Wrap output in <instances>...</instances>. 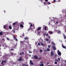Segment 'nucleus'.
Masks as SVG:
<instances>
[{
    "label": "nucleus",
    "mask_w": 66,
    "mask_h": 66,
    "mask_svg": "<svg viewBox=\"0 0 66 66\" xmlns=\"http://www.w3.org/2000/svg\"><path fill=\"white\" fill-rule=\"evenodd\" d=\"M48 4H51V3L50 2H49L48 3Z\"/></svg>",
    "instance_id": "a19ab883"
},
{
    "label": "nucleus",
    "mask_w": 66,
    "mask_h": 66,
    "mask_svg": "<svg viewBox=\"0 0 66 66\" xmlns=\"http://www.w3.org/2000/svg\"><path fill=\"white\" fill-rule=\"evenodd\" d=\"M52 48H53V49L55 50H56V48H55V46H53L52 47Z\"/></svg>",
    "instance_id": "423d86ee"
},
{
    "label": "nucleus",
    "mask_w": 66,
    "mask_h": 66,
    "mask_svg": "<svg viewBox=\"0 0 66 66\" xmlns=\"http://www.w3.org/2000/svg\"><path fill=\"white\" fill-rule=\"evenodd\" d=\"M49 33L50 34H52V33H53V32H52V31H51V32H49Z\"/></svg>",
    "instance_id": "412c9836"
},
{
    "label": "nucleus",
    "mask_w": 66,
    "mask_h": 66,
    "mask_svg": "<svg viewBox=\"0 0 66 66\" xmlns=\"http://www.w3.org/2000/svg\"><path fill=\"white\" fill-rule=\"evenodd\" d=\"M40 66H44V65L43 64H40Z\"/></svg>",
    "instance_id": "f8f14e48"
},
{
    "label": "nucleus",
    "mask_w": 66,
    "mask_h": 66,
    "mask_svg": "<svg viewBox=\"0 0 66 66\" xmlns=\"http://www.w3.org/2000/svg\"><path fill=\"white\" fill-rule=\"evenodd\" d=\"M50 38V36H49L48 37V38Z\"/></svg>",
    "instance_id": "603ef678"
},
{
    "label": "nucleus",
    "mask_w": 66,
    "mask_h": 66,
    "mask_svg": "<svg viewBox=\"0 0 66 66\" xmlns=\"http://www.w3.org/2000/svg\"><path fill=\"white\" fill-rule=\"evenodd\" d=\"M40 1H41V2H43V1L42 0H40Z\"/></svg>",
    "instance_id": "3c124183"
},
{
    "label": "nucleus",
    "mask_w": 66,
    "mask_h": 66,
    "mask_svg": "<svg viewBox=\"0 0 66 66\" xmlns=\"http://www.w3.org/2000/svg\"><path fill=\"white\" fill-rule=\"evenodd\" d=\"M46 29H47V27H45L44 28V30H45L46 31Z\"/></svg>",
    "instance_id": "b1692460"
},
{
    "label": "nucleus",
    "mask_w": 66,
    "mask_h": 66,
    "mask_svg": "<svg viewBox=\"0 0 66 66\" xmlns=\"http://www.w3.org/2000/svg\"><path fill=\"white\" fill-rule=\"evenodd\" d=\"M2 34H3V33L2 32H0V35H2Z\"/></svg>",
    "instance_id": "2eb2a0df"
},
{
    "label": "nucleus",
    "mask_w": 66,
    "mask_h": 66,
    "mask_svg": "<svg viewBox=\"0 0 66 66\" xmlns=\"http://www.w3.org/2000/svg\"><path fill=\"white\" fill-rule=\"evenodd\" d=\"M3 63H6V60H4L3 61Z\"/></svg>",
    "instance_id": "aec40b11"
},
{
    "label": "nucleus",
    "mask_w": 66,
    "mask_h": 66,
    "mask_svg": "<svg viewBox=\"0 0 66 66\" xmlns=\"http://www.w3.org/2000/svg\"><path fill=\"white\" fill-rule=\"evenodd\" d=\"M3 28L4 29H5L6 28V26H4L3 27Z\"/></svg>",
    "instance_id": "72a5a7b5"
},
{
    "label": "nucleus",
    "mask_w": 66,
    "mask_h": 66,
    "mask_svg": "<svg viewBox=\"0 0 66 66\" xmlns=\"http://www.w3.org/2000/svg\"><path fill=\"white\" fill-rule=\"evenodd\" d=\"M41 30V27H39L38 28V31H39V30Z\"/></svg>",
    "instance_id": "0eeeda50"
},
{
    "label": "nucleus",
    "mask_w": 66,
    "mask_h": 66,
    "mask_svg": "<svg viewBox=\"0 0 66 66\" xmlns=\"http://www.w3.org/2000/svg\"><path fill=\"white\" fill-rule=\"evenodd\" d=\"M34 57L35 59H38V57L36 56V55L34 56Z\"/></svg>",
    "instance_id": "20e7f679"
},
{
    "label": "nucleus",
    "mask_w": 66,
    "mask_h": 66,
    "mask_svg": "<svg viewBox=\"0 0 66 66\" xmlns=\"http://www.w3.org/2000/svg\"><path fill=\"white\" fill-rule=\"evenodd\" d=\"M57 56V55H56V54L55 55H54L55 57H56Z\"/></svg>",
    "instance_id": "c756f323"
},
{
    "label": "nucleus",
    "mask_w": 66,
    "mask_h": 66,
    "mask_svg": "<svg viewBox=\"0 0 66 66\" xmlns=\"http://www.w3.org/2000/svg\"><path fill=\"white\" fill-rule=\"evenodd\" d=\"M13 25H15V24H16V23H13Z\"/></svg>",
    "instance_id": "e433bc0d"
},
{
    "label": "nucleus",
    "mask_w": 66,
    "mask_h": 66,
    "mask_svg": "<svg viewBox=\"0 0 66 66\" xmlns=\"http://www.w3.org/2000/svg\"><path fill=\"white\" fill-rule=\"evenodd\" d=\"M59 23L58 22V21H57L56 22V23H57V24H58Z\"/></svg>",
    "instance_id": "8fccbe9b"
},
{
    "label": "nucleus",
    "mask_w": 66,
    "mask_h": 66,
    "mask_svg": "<svg viewBox=\"0 0 66 66\" xmlns=\"http://www.w3.org/2000/svg\"><path fill=\"white\" fill-rule=\"evenodd\" d=\"M23 60L22 59V57H20V58L18 59V61L19 62H21Z\"/></svg>",
    "instance_id": "f03ea898"
},
{
    "label": "nucleus",
    "mask_w": 66,
    "mask_h": 66,
    "mask_svg": "<svg viewBox=\"0 0 66 66\" xmlns=\"http://www.w3.org/2000/svg\"><path fill=\"white\" fill-rule=\"evenodd\" d=\"M13 49H14V48H15V47H13Z\"/></svg>",
    "instance_id": "680f3d73"
},
{
    "label": "nucleus",
    "mask_w": 66,
    "mask_h": 66,
    "mask_svg": "<svg viewBox=\"0 0 66 66\" xmlns=\"http://www.w3.org/2000/svg\"><path fill=\"white\" fill-rule=\"evenodd\" d=\"M14 40H15L16 38V37L15 36H14Z\"/></svg>",
    "instance_id": "dca6fc26"
},
{
    "label": "nucleus",
    "mask_w": 66,
    "mask_h": 66,
    "mask_svg": "<svg viewBox=\"0 0 66 66\" xmlns=\"http://www.w3.org/2000/svg\"><path fill=\"white\" fill-rule=\"evenodd\" d=\"M64 39H66V36L65 35H64Z\"/></svg>",
    "instance_id": "6ab92c4d"
},
{
    "label": "nucleus",
    "mask_w": 66,
    "mask_h": 66,
    "mask_svg": "<svg viewBox=\"0 0 66 66\" xmlns=\"http://www.w3.org/2000/svg\"><path fill=\"white\" fill-rule=\"evenodd\" d=\"M2 40H4V39H2Z\"/></svg>",
    "instance_id": "0e129e2a"
},
{
    "label": "nucleus",
    "mask_w": 66,
    "mask_h": 66,
    "mask_svg": "<svg viewBox=\"0 0 66 66\" xmlns=\"http://www.w3.org/2000/svg\"><path fill=\"white\" fill-rule=\"evenodd\" d=\"M37 33L38 34H40V32H38Z\"/></svg>",
    "instance_id": "49530a36"
},
{
    "label": "nucleus",
    "mask_w": 66,
    "mask_h": 66,
    "mask_svg": "<svg viewBox=\"0 0 66 66\" xmlns=\"http://www.w3.org/2000/svg\"><path fill=\"white\" fill-rule=\"evenodd\" d=\"M9 29H10V30H11V29H12V26H9Z\"/></svg>",
    "instance_id": "6e6552de"
},
{
    "label": "nucleus",
    "mask_w": 66,
    "mask_h": 66,
    "mask_svg": "<svg viewBox=\"0 0 66 66\" xmlns=\"http://www.w3.org/2000/svg\"><path fill=\"white\" fill-rule=\"evenodd\" d=\"M46 33H45L44 34V35H46Z\"/></svg>",
    "instance_id": "09e8293b"
},
{
    "label": "nucleus",
    "mask_w": 66,
    "mask_h": 66,
    "mask_svg": "<svg viewBox=\"0 0 66 66\" xmlns=\"http://www.w3.org/2000/svg\"><path fill=\"white\" fill-rule=\"evenodd\" d=\"M52 44L53 45H55V43H53Z\"/></svg>",
    "instance_id": "37998d69"
},
{
    "label": "nucleus",
    "mask_w": 66,
    "mask_h": 66,
    "mask_svg": "<svg viewBox=\"0 0 66 66\" xmlns=\"http://www.w3.org/2000/svg\"><path fill=\"white\" fill-rule=\"evenodd\" d=\"M26 37V38H29L28 37Z\"/></svg>",
    "instance_id": "e2e57ef3"
},
{
    "label": "nucleus",
    "mask_w": 66,
    "mask_h": 66,
    "mask_svg": "<svg viewBox=\"0 0 66 66\" xmlns=\"http://www.w3.org/2000/svg\"><path fill=\"white\" fill-rule=\"evenodd\" d=\"M11 50H12V51H13L14 50V49H13L12 48H11Z\"/></svg>",
    "instance_id": "de8ad7c7"
},
{
    "label": "nucleus",
    "mask_w": 66,
    "mask_h": 66,
    "mask_svg": "<svg viewBox=\"0 0 66 66\" xmlns=\"http://www.w3.org/2000/svg\"><path fill=\"white\" fill-rule=\"evenodd\" d=\"M58 32H59V33L60 34V33H61V31H58Z\"/></svg>",
    "instance_id": "f704fd0d"
},
{
    "label": "nucleus",
    "mask_w": 66,
    "mask_h": 66,
    "mask_svg": "<svg viewBox=\"0 0 66 66\" xmlns=\"http://www.w3.org/2000/svg\"><path fill=\"white\" fill-rule=\"evenodd\" d=\"M55 64H57V63L56 62H54Z\"/></svg>",
    "instance_id": "5701e85b"
},
{
    "label": "nucleus",
    "mask_w": 66,
    "mask_h": 66,
    "mask_svg": "<svg viewBox=\"0 0 66 66\" xmlns=\"http://www.w3.org/2000/svg\"><path fill=\"white\" fill-rule=\"evenodd\" d=\"M22 54H24V53H23V52H22Z\"/></svg>",
    "instance_id": "4d7b16f0"
},
{
    "label": "nucleus",
    "mask_w": 66,
    "mask_h": 66,
    "mask_svg": "<svg viewBox=\"0 0 66 66\" xmlns=\"http://www.w3.org/2000/svg\"><path fill=\"white\" fill-rule=\"evenodd\" d=\"M7 40H10V39H9L8 38H7Z\"/></svg>",
    "instance_id": "c9c22d12"
},
{
    "label": "nucleus",
    "mask_w": 66,
    "mask_h": 66,
    "mask_svg": "<svg viewBox=\"0 0 66 66\" xmlns=\"http://www.w3.org/2000/svg\"><path fill=\"white\" fill-rule=\"evenodd\" d=\"M26 66H28V65H26Z\"/></svg>",
    "instance_id": "338daca9"
},
{
    "label": "nucleus",
    "mask_w": 66,
    "mask_h": 66,
    "mask_svg": "<svg viewBox=\"0 0 66 66\" xmlns=\"http://www.w3.org/2000/svg\"><path fill=\"white\" fill-rule=\"evenodd\" d=\"M45 51H46V52H47V50H44Z\"/></svg>",
    "instance_id": "a18cd8bd"
},
{
    "label": "nucleus",
    "mask_w": 66,
    "mask_h": 66,
    "mask_svg": "<svg viewBox=\"0 0 66 66\" xmlns=\"http://www.w3.org/2000/svg\"><path fill=\"white\" fill-rule=\"evenodd\" d=\"M48 48H50V45H48Z\"/></svg>",
    "instance_id": "58836bf2"
},
{
    "label": "nucleus",
    "mask_w": 66,
    "mask_h": 66,
    "mask_svg": "<svg viewBox=\"0 0 66 66\" xmlns=\"http://www.w3.org/2000/svg\"><path fill=\"white\" fill-rule=\"evenodd\" d=\"M48 66H51L50 65H49Z\"/></svg>",
    "instance_id": "774afa93"
},
{
    "label": "nucleus",
    "mask_w": 66,
    "mask_h": 66,
    "mask_svg": "<svg viewBox=\"0 0 66 66\" xmlns=\"http://www.w3.org/2000/svg\"><path fill=\"white\" fill-rule=\"evenodd\" d=\"M41 45L43 46H44V44L42 43H41Z\"/></svg>",
    "instance_id": "4468645a"
},
{
    "label": "nucleus",
    "mask_w": 66,
    "mask_h": 66,
    "mask_svg": "<svg viewBox=\"0 0 66 66\" xmlns=\"http://www.w3.org/2000/svg\"><path fill=\"white\" fill-rule=\"evenodd\" d=\"M32 59H34V57H32Z\"/></svg>",
    "instance_id": "69168bd1"
},
{
    "label": "nucleus",
    "mask_w": 66,
    "mask_h": 66,
    "mask_svg": "<svg viewBox=\"0 0 66 66\" xmlns=\"http://www.w3.org/2000/svg\"><path fill=\"white\" fill-rule=\"evenodd\" d=\"M40 52H43V50H41V49L40 50Z\"/></svg>",
    "instance_id": "4be33fe9"
},
{
    "label": "nucleus",
    "mask_w": 66,
    "mask_h": 66,
    "mask_svg": "<svg viewBox=\"0 0 66 66\" xmlns=\"http://www.w3.org/2000/svg\"><path fill=\"white\" fill-rule=\"evenodd\" d=\"M45 1L46 2H47L48 1V0H45Z\"/></svg>",
    "instance_id": "79ce46f5"
},
{
    "label": "nucleus",
    "mask_w": 66,
    "mask_h": 66,
    "mask_svg": "<svg viewBox=\"0 0 66 66\" xmlns=\"http://www.w3.org/2000/svg\"><path fill=\"white\" fill-rule=\"evenodd\" d=\"M15 40L16 41H17V40H18L17 39H15Z\"/></svg>",
    "instance_id": "864d4df0"
},
{
    "label": "nucleus",
    "mask_w": 66,
    "mask_h": 66,
    "mask_svg": "<svg viewBox=\"0 0 66 66\" xmlns=\"http://www.w3.org/2000/svg\"><path fill=\"white\" fill-rule=\"evenodd\" d=\"M1 64H3V61H2V62Z\"/></svg>",
    "instance_id": "7c9ffc66"
},
{
    "label": "nucleus",
    "mask_w": 66,
    "mask_h": 66,
    "mask_svg": "<svg viewBox=\"0 0 66 66\" xmlns=\"http://www.w3.org/2000/svg\"><path fill=\"white\" fill-rule=\"evenodd\" d=\"M49 39H46V41H49Z\"/></svg>",
    "instance_id": "2f4dec72"
},
{
    "label": "nucleus",
    "mask_w": 66,
    "mask_h": 66,
    "mask_svg": "<svg viewBox=\"0 0 66 66\" xmlns=\"http://www.w3.org/2000/svg\"><path fill=\"white\" fill-rule=\"evenodd\" d=\"M42 59V57H40V58H39L38 59V60H41V59Z\"/></svg>",
    "instance_id": "bb28decb"
},
{
    "label": "nucleus",
    "mask_w": 66,
    "mask_h": 66,
    "mask_svg": "<svg viewBox=\"0 0 66 66\" xmlns=\"http://www.w3.org/2000/svg\"><path fill=\"white\" fill-rule=\"evenodd\" d=\"M24 39H29L28 38H24Z\"/></svg>",
    "instance_id": "c85d7f7f"
},
{
    "label": "nucleus",
    "mask_w": 66,
    "mask_h": 66,
    "mask_svg": "<svg viewBox=\"0 0 66 66\" xmlns=\"http://www.w3.org/2000/svg\"><path fill=\"white\" fill-rule=\"evenodd\" d=\"M57 59L59 61H60V58H58Z\"/></svg>",
    "instance_id": "cd10ccee"
},
{
    "label": "nucleus",
    "mask_w": 66,
    "mask_h": 66,
    "mask_svg": "<svg viewBox=\"0 0 66 66\" xmlns=\"http://www.w3.org/2000/svg\"><path fill=\"white\" fill-rule=\"evenodd\" d=\"M51 56H53L54 55V53L53 52H51Z\"/></svg>",
    "instance_id": "7ed1b4c3"
},
{
    "label": "nucleus",
    "mask_w": 66,
    "mask_h": 66,
    "mask_svg": "<svg viewBox=\"0 0 66 66\" xmlns=\"http://www.w3.org/2000/svg\"><path fill=\"white\" fill-rule=\"evenodd\" d=\"M40 63L41 64H44V62H40Z\"/></svg>",
    "instance_id": "473e14b6"
},
{
    "label": "nucleus",
    "mask_w": 66,
    "mask_h": 66,
    "mask_svg": "<svg viewBox=\"0 0 66 66\" xmlns=\"http://www.w3.org/2000/svg\"><path fill=\"white\" fill-rule=\"evenodd\" d=\"M20 26L21 28H22V27H23V25L22 24H20Z\"/></svg>",
    "instance_id": "9d476101"
},
{
    "label": "nucleus",
    "mask_w": 66,
    "mask_h": 66,
    "mask_svg": "<svg viewBox=\"0 0 66 66\" xmlns=\"http://www.w3.org/2000/svg\"><path fill=\"white\" fill-rule=\"evenodd\" d=\"M22 65L23 66H26V64H22Z\"/></svg>",
    "instance_id": "a211bd4d"
},
{
    "label": "nucleus",
    "mask_w": 66,
    "mask_h": 66,
    "mask_svg": "<svg viewBox=\"0 0 66 66\" xmlns=\"http://www.w3.org/2000/svg\"><path fill=\"white\" fill-rule=\"evenodd\" d=\"M23 36H24V33H23V34H22V35H21V37H23Z\"/></svg>",
    "instance_id": "9b49d317"
},
{
    "label": "nucleus",
    "mask_w": 66,
    "mask_h": 66,
    "mask_svg": "<svg viewBox=\"0 0 66 66\" xmlns=\"http://www.w3.org/2000/svg\"><path fill=\"white\" fill-rule=\"evenodd\" d=\"M55 61H56V62H59V61H58V60H55Z\"/></svg>",
    "instance_id": "4c0bfd02"
},
{
    "label": "nucleus",
    "mask_w": 66,
    "mask_h": 66,
    "mask_svg": "<svg viewBox=\"0 0 66 66\" xmlns=\"http://www.w3.org/2000/svg\"><path fill=\"white\" fill-rule=\"evenodd\" d=\"M58 55H61V53L60 52H59L58 53Z\"/></svg>",
    "instance_id": "1a4fd4ad"
},
{
    "label": "nucleus",
    "mask_w": 66,
    "mask_h": 66,
    "mask_svg": "<svg viewBox=\"0 0 66 66\" xmlns=\"http://www.w3.org/2000/svg\"><path fill=\"white\" fill-rule=\"evenodd\" d=\"M42 40V42H43V39H41Z\"/></svg>",
    "instance_id": "13d9d810"
},
{
    "label": "nucleus",
    "mask_w": 66,
    "mask_h": 66,
    "mask_svg": "<svg viewBox=\"0 0 66 66\" xmlns=\"http://www.w3.org/2000/svg\"><path fill=\"white\" fill-rule=\"evenodd\" d=\"M30 64H31V65H33V62H32V60H30Z\"/></svg>",
    "instance_id": "39448f33"
},
{
    "label": "nucleus",
    "mask_w": 66,
    "mask_h": 66,
    "mask_svg": "<svg viewBox=\"0 0 66 66\" xmlns=\"http://www.w3.org/2000/svg\"><path fill=\"white\" fill-rule=\"evenodd\" d=\"M33 25H32V24H31L30 26V28L28 30V31L30 30L31 31H31H33V29L34 28H35V26H34V25L33 24Z\"/></svg>",
    "instance_id": "f257e3e1"
},
{
    "label": "nucleus",
    "mask_w": 66,
    "mask_h": 66,
    "mask_svg": "<svg viewBox=\"0 0 66 66\" xmlns=\"http://www.w3.org/2000/svg\"><path fill=\"white\" fill-rule=\"evenodd\" d=\"M46 35V36H48V34H47Z\"/></svg>",
    "instance_id": "c03bdc74"
},
{
    "label": "nucleus",
    "mask_w": 66,
    "mask_h": 66,
    "mask_svg": "<svg viewBox=\"0 0 66 66\" xmlns=\"http://www.w3.org/2000/svg\"><path fill=\"white\" fill-rule=\"evenodd\" d=\"M44 5H45L46 4H48V3H44Z\"/></svg>",
    "instance_id": "393cba45"
},
{
    "label": "nucleus",
    "mask_w": 66,
    "mask_h": 66,
    "mask_svg": "<svg viewBox=\"0 0 66 66\" xmlns=\"http://www.w3.org/2000/svg\"><path fill=\"white\" fill-rule=\"evenodd\" d=\"M62 47L63 48H64V49H66V47H65V46H64L63 45H62Z\"/></svg>",
    "instance_id": "ddd939ff"
},
{
    "label": "nucleus",
    "mask_w": 66,
    "mask_h": 66,
    "mask_svg": "<svg viewBox=\"0 0 66 66\" xmlns=\"http://www.w3.org/2000/svg\"><path fill=\"white\" fill-rule=\"evenodd\" d=\"M20 55H22V54H21L20 53Z\"/></svg>",
    "instance_id": "5fc2aeb1"
},
{
    "label": "nucleus",
    "mask_w": 66,
    "mask_h": 66,
    "mask_svg": "<svg viewBox=\"0 0 66 66\" xmlns=\"http://www.w3.org/2000/svg\"><path fill=\"white\" fill-rule=\"evenodd\" d=\"M4 11L5 13V10H4Z\"/></svg>",
    "instance_id": "bf43d9fd"
},
{
    "label": "nucleus",
    "mask_w": 66,
    "mask_h": 66,
    "mask_svg": "<svg viewBox=\"0 0 66 66\" xmlns=\"http://www.w3.org/2000/svg\"><path fill=\"white\" fill-rule=\"evenodd\" d=\"M47 51H50V49L49 48H47Z\"/></svg>",
    "instance_id": "f3484780"
},
{
    "label": "nucleus",
    "mask_w": 66,
    "mask_h": 66,
    "mask_svg": "<svg viewBox=\"0 0 66 66\" xmlns=\"http://www.w3.org/2000/svg\"><path fill=\"white\" fill-rule=\"evenodd\" d=\"M57 51H58V52H60V51H59V50H58Z\"/></svg>",
    "instance_id": "052dcab7"
},
{
    "label": "nucleus",
    "mask_w": 66,
    "mask_h": 66,
    "mask_svg": "<svg viewBox=\"0 0 66 66\" xmlns=\"http://www.w3.org/2000/svg\"><path fill=\"white\" fill-rule=\"evenodd\" d=\"M44 54H46V53H44Z\"/></svg>",
    "instance_id": "6e6d98bb"
},
{
    "label": "nucleus",
    "mask_w": 66,
    "mask_h": 66,
    "mask_svg": "<svg viewBox=\"0 0 66 66\" xmlns=\"http://www.w3.org/2000/svg\"><path fill=\"white\" fill-rule=\"evenodd\" d=\"M38 45L39 46H40V44L39 43H38Z\"/></svg>",
    "instance_id": "a878e982"
},
{
    "label": "nucleus",
    "mask_w": 66,
    "mask_h": 66,
    "mask_svg": "<svg viewBox=\"0 0 66 66\" xmlns=\"http://www.w3.org/2000/svg\"><path fill=\"white\" fill-rule=\"evenodd\" d=\"M56 1L55 0H54L53 2H55Z\"/></svg>",
    "instance_id": "ea45409f"
}]
</instances>
